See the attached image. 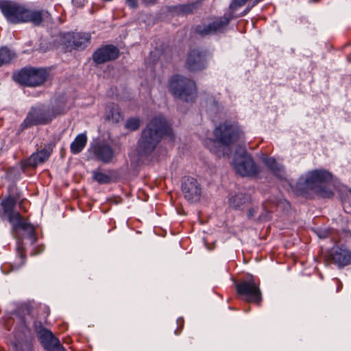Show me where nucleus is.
<instances>
[{
	"label": "nucleus",
	"instance_id": "cd10ccee",
	"mask_svg": "<svg viewBox=\"0 0 351 351\" xmlns=\"http://www.w3.org/2000/svg\"><path fill=\"white\" fill-rule=\"evenodd\" d=\"M51 152V149H43L36 153L38 154V157L39 158L38 160L43 163L48 160Z\"/></svg>",
	"mask_w": 351,
	"mask_h": 351
},
{
	"label": "nucleus",
	"instance_id": "f8f14e48",
	"mask_svg": "<svg viewBox=\"0 0 351 351\" xmlns=\"http://www.w3.org/2000/svg\"><path fill=\"white\" fill-rule=\"evenodd\" d=\"M34 328L38 339L46 351H66L59 339L50 330L43 327L41 322H35Z\"/></svg>",
	"mask_w": 351,
	"mask_h": 351
},
{
	"label": "nucleus",
	"instance_id": "2f4dec72",
	"mask_svg": "<svg viewBox=\"0 0 351 351\" xmlns=\"http://www.w3.org/2000/svg\"><path fill=\"white\" fill-rule=\"evenodd\" d=\"M145 5H152L157 3L158 0H141Z\"/></svg>",
	"mask_w": 351,
	"mask_h": 351
},
{
	"label": "nucleus",
	"instance_id": "20e7f679",
	"mask_svg": "<svg viewBox=\"0 0 351 351\" xmlns=\"http://www.w3.org/2000/svg\"><path fill=\"white\" fill-rule=\"evenodd\" d=\"M332 180V175L330 172L317 169L308 172L306 175L304 181L300 180L298 187L302 191L301 193H307L308 190H313L315 193L319 194L323 197L330 198L334 195L332 191L321 186V184L328 182Z\"/></svg>",
	"mask_w": 351,
	"mask_h": 351
},
{
	"label": "nucleus",
	"instance_id": "0eeeda50",
	"mask_svg": "<svg viewBox=\"0 0 351 351\" xmlns=\"http://www.w3.org/2000/svg\"><path fill=\"white\" fill-rule=\"evenodd\" d=\"M237 293L245 297V300L260 306L262 300V292L260 289V281L253 276L241 281L236 285Z\"/></svg>",
	"mask_w": 351,
	"mask_h": 351
},
{
	"label": "nucleus",
	"instance_id": "393cba45",
	"mask_svg": "<svg viewBox=\"0 0 351 351\" xmlns=\"http://www.w3.org/2000/svg\"><path fill=\"white\" fill-rule=\"evenodd\" d=\"M93 178L99 184H109L112 181L111 177L99 170L93 171Z\"/></svg>",
	"mask_w": 351,
	"mask_h": 351
},
{
	"label": "nucleus",
	"instance_id": "7ed1b4c3",
	"mask_svg": "<svg viewBox=\"0 0 351 351\" xmlns=\"http://www.w3.org/2000/svg\"><path fill=\"white\" fill-rule=\"evenodd\" d=\"M213 133L215 139L210 141L212 146L210 149L219 157L225 156L226 150H229L228 147L243 135V132L237 125L228 122L220 124Z\"/></svg>",
	"mask_w": 351,
	"mask_h": 351
},
{
	"label": "nucleus",
	"instance_id": "9b49d317",
	"mask_svg": "<svg viewBox=\"0 0 351 351\" xmlns=\"http://www.w3.org/2000/svg\"><path fill=\"white\" fill-rule=\"evenodd\" d=\"M0 10L9 23H23L25 5L11 0H0Z\"/></svg>",
	"mask_w": 351,
	"mask_h": 351
},
{
	"label": "nucleus",
	"instance_id": "aec40b11",
	"mask_svg": "<svg viewBox=\"0 0 351 351\" xmlns=\"http://www.w3.org/2000/svg\"><path fill=\"white\" fill-rule=\"evenodd\" d=\"M48 14V12L44 10H29L25 8L23 23L30 22L34 25L38 26Z\"/></svg>",
	"mask_w": 351,
	"mask_h": 351
},
{
	"label": "nucleus",
	"instance_id": "6ab92c4d",
	"mask_svg": "<svg viewBox=\"0 0 351 351\" xmlns=\"http://www.w3.org/2000/svg\"><path fill=\"white\" fill-rule=\"evenodd\" d=\"M68 43L75 49H84L90 42L91 36L87 33L75 32L68 34Z\"/></svg>",
	"mask_w": 351,
	"mask_h": 351
},
{
	"label": "nucleus",
	"instance_id": "7c9ffc66",
	"mask_svg": "<svg viewBox=\"0 0 351 351\" xmlns=\"http://www.w3.org/2000/svg\"><path fill=\"white\" fill-rule=\"evenodd\" d=\"M128 6L132 8H136L138 6L137 0H125Z\"/></svg>",
	"mask_w": 351,
	"mask_h": 351
},
{
	"label": "nucleus",
	"instance_id": "6e6552de",
	"mask_svg": "<svg viewBox=\"0 0 351 351\" xmlns=\"http://www.w3.org/2000/svg\"><path fill=\"white\" fill-rule=\"evenodd\" d=\"M48 73L45 69L33 67L24 68L14 75L18 83L27 86H38L46 80Z\"/></svg>",
	"mask_w": 351,
	"mask_h": 351
},
{
	"label": "nucleus",
	"instance_id": "5701e85b",
	"mask_svg": "<svg viewBox=\"0 0 351 351\" xmlns=\"http://www.w3.org/2000/svg\"><path fill=\"white\" fill-rule=\"evenodd\" d=\"M86 143L87 136L86 134H78L71 144V152L73 154H79L85 147Z\"/></svg>",
	"mask_w": 351,
	"mask_h": 351
},
{
	"label": "nucleus",
	"instance_id": "72a5a7b5",
	"mask_svg": "<svg viewBox=\"0 0 351 351\" xmlns=\"http://www.w3.org/2000/svg\"><path fill=\"white\" fill-rule=\"evenodd\" d=\"M5 327H6V328L8 329V330H10V328L8 326V324H5Z\"/></svg>",
	"mask_w": 351,
	"mask_h": 351
},
{
	"label": "nucleus",
	"instance_id": "39448f33",
	"mask_svg": "<svg viewBox=\"0 0 351 351\" xmlns=\"http://www.w3.org/2000/svg\"><path fill=\"white\" fill-rule=\"evenodd\" d=\"M169 88L174 97L186 101L193 100L196 95L195 82L179 75L171 77L169 82Z\"/></svg>",
	"mask_w": 351,
	"mask_h": 351
},
{
	"label": "nucleus",
	"instance_id": "423d86ee",
	"mask_svg": "<svg viewBox=\"0 0 351 351\" xmlns=\"http://www.w3.org/2000/svg\"><path fill=\"white\" fill-rule=\"evenodd\" d=\"M59 114L60 112H56L53 108H32L26 118L20 125L19 130L23 132L34 125L48 124Z\"/></svg>",
	"mask_w": 351,
	"mask_h": 351
},
{
	"label": "nucleus",
	"instance_id": "c85d7f7f",
	"mask_svg": "<svg viewBox=\"0 0 351 351\" xmlns=\"http://www.w3.org/2000/svg\"><path fill=\"white\" fill-rule=\"evenodd\" d=\"M108 119H111L112 121L119 122L122 118L121 114L117 108H113L110 112V114L108 115Z\"/></svg>",
	"mask_w": 351,
	"mask_h": 351
},
{
	"label": "nucleus",
	"instance_id": "c756f323",
	"mask_svg": "<svg viewBox=\"0 0 351 351\" xmlns=\"http://www.w3.org/2000/svg\"><path fill=\"white\" fill-rule=\"evenodd\" d=\"M178 328L175 330L176 335H180L184 325V320L182 317L177 319Z\"/></svg>",
	"mask_w": 351,
	"mask_h": 351
},
{
	"label": "nucleus",
	"instance_id": "ddd939ff",
	"mask_svg": "<svg viewBox=\"0 0 351 351\" xmlns=\"http://www.w3.org/2000/svg\"><path fill=\"white\" fill-rule=\"evenodd\" d=\"M230 17L226 15L216 17L208 24L202 23L195 27V32L201 36H206L223 31L230 21Z\"/></svg>",
	"mask_w": 351,
	"mask_h": 351
},
{
	"label": "nucleus",
	"instance_id": "4be33fe9",
	"mask_svg": "<svg viewBox=\"0 0 351 351\" xmlns=\"http://www.w3.org/2000/svg\"><path fill=\"white\" fill-rule=\"evenodd\" d=\"M264 163L271 171L276 177L280 180L285 179L286 173L284 167L280 165L275 158L271 157L266 158L264 160Z\"/></svg>",
	"mask_w": 351,
	"mask_h": 351
},
{
	"label": "nucleus",
	"instance_id": "b1692460",
	"mask_svg": "<svg viewBox=\"0 0 351 351\" xmlns=\"http://www.w3.org/2000/svg\"><path fill=\"white\" fill-rule=\"evenodd\" d=\"M15 56L14 53L8 47L0 49V66L9 63Z\"/></svg>",
	"mask_w": 351,
	"mask_h": 351
},
{
	"label": "nucleus",
	"instance_id": "f03ea898",
	"mask_svg": "<svg viewBox=\"0 0 351 351\" xmlns=\"http://www.w3.org/2000/svg\"><path fill=\"white\" fill-rule=\"evenodd\" d=\"M171 134L172 130L164 118L152 119L142 132L138 143V152L141 155L151 154L164 136Z\"/></svg>",
	"mask_w": 351,
	"mask_h": 351
},
{
	"label": "nucleus",
	"instance_id": "f3484780",
	"mask_svg": "<svg viewBox=\"0 0 351 351\" xmlns=\"http://www.w3.org/2000/svg\"><path fill=\"white\" fill-rule=\"evenodd\" d=\"M91 152L96 160L103 163H110L115 153L113 148L106 142H97L91 147Z\"/></svg>",
	"mask_w": 351,
	"mask_h": 351
},
{
	"label": "nucleus",
	"instance_id": "473e14b6",
	"mask_svg": "<svg viewBox=\"0 0 351 351\" xmlns=\"http://www.w3.org/2000/svg\"><path fill=\"white\" fill-rule=\"evenodd\" d=\"M254 212L255 211H254V208L248 209V213H247L248 217L252 218V217H254Z\"/></svg>",
	"mask_w": 351,
	"mask_h": 351
},
{
	"label": "nucleus",
	"instance_id": "412c9836",
	"mask_svg": "<svg viewBox=\"0 0 351 351\" xmlns=\"http://www.w3.org/2000/svg\"><path fill=\"white\" fill-rule=\"evenodd\" d=\"M250 197L244 193H238L229 198V206L234 209L243 210L250 204Z\"/></svg>",
	"mask_w": 351,
	"mask_h": 351
},
{
	"label": "nucleus",
	"instance_id": "dca6fc26",
	"mask_svg": "<svg viewBox=\"0 0 351 351\" xmlns=\"http://www.w3.org/2000/svg\"><path fill=\"white\" fill-rule=\"evenodd\" d=\"M201 187L197 180L193 177H184L182 182V191L184 197L189 202L199 200L201 195Z\"/></svg>",
	"mask_w": 351,
	"mask_h": 351
},
{
	"label": "nucleus",
	"instance_id": "c9c22d12",
	"mask_svg": "<svg viewBox=\"0 0 351 351\" xmlns=\"http://www.w3.org/2000/svg\"><path fill=\"white\" fill-rule=\"evenodd\" d=\"M349 191H350V194H351V189L349 190Z\"/></svg>",
	"mask_w": 351,
	"mask_h": 351
},
{
	"label": "nucleus",
	"instance_id": "a211bd4d",
	"mask_svg": "<svg viewBox=\"0 0 351 351\" xmlns=\"http://www.w3.org/2000/svg\"><path fill=\"white\" fill-rule=\"evenodd\" d=\"M202 5V1L197 0L184 4L171 5L167 8V11L173 16H185L196 12Z\"/></svg>",
	"mask_w": 351,
	"mask_h": 351
},
{
	"label": "nucleus",
	"instance_id": "f704fd0d",
	"mask_svg": "<svg viewBox=\"0 0 351 351\" xmlns=\"http://www.w3.org/2000/svg\"><path fill=\"white\" fill-rule=\"evenodd\" d=\"M249 10H247L245 11V14H246L248 12Z\"/></svg>",
	"mask_w": 351,
	"mask_h": 351
},
{
	"label": "nucleus",
	"instance_id": "2eb2a0df",
	"mask_svg": "<svg viewBox=\"0 0 351 351\" xmlns=\"http://www.w3.org/2000/svg\"><path fill=\"white\" fill-rule=\"evenodd\" d=\"M120 55L119 49L113 45H106L98 48L93 54L96 64H102L117 60Z\"/></svg>",
	"mask_w": 351,
	"mask_h": 351
},
{
	"label": "nucleus",
	"instance_id": "9d476101",
	"mask_svg": "<svg viewBox=\"0 0 351 351\" xmlns=\"http://www.w3.org/2000/svg\"><path fill=\"white\" fill-rule=\"evenodd\" d=\"M208 58L206 50L199 47L191 49L186 57L185 67L191 72L202 71L207 67Z\"/></svg>",
	"mask_w": 351,
	"mask_h": 351
},
{
	"label": "nucleus",
	"instance_id": "1a4fd4ad",
	"mask_svg": "<svg viewBox=\"0 0 351 351\" xmlns=\"http://www.w3.org/2000/svg\"><path fill=\"white\" fill-rule=\"evenodd\" d=\"M232 165L235 172L241 176H256L260 171L252 158L245 152L234 156Z\"/></svg>",
	"mask_w": 351,
	"mask_h": 351
},
{
	"label": "nucleus",
	"instance_id": "bb28decb",
	"mask_svg": "<svg viewBox=\"0 0 351 351\" xmlns=\"http://www.w3.org/2000/svg\"><path fill=\"white\" fill-rule=\"evenodd\" d=\"M140 119L138 118L128 119L125 123V128L132 131L136 130L140 126Z\"/></svg>",
	"mask_w": 351,
	"mask_h": 351
},
{
	"label": "nucleus",
	"instance_id": "f257e3e1",
	"mask_svg": "<svg viewBox=\"0 0 351 351\" xmlns=\"http://www.w3.org/2000/svg\"><path fill=\"white\" fill-rule=\"evenodd\" d=\"M21 194L16 184L9 186L8 195L1 200L0 206L2 209V219L7 220L11 225V234L17 240L16 258L13 263H5L1 266V271L5 274H8L12 271L21 269L26 263V251L21 242L19 231L21 230L35 241V228L29 221L28 217H25L21 213L15 210L16 204L22 212L26 213L27 209L26 204L29 202L27 199H21Z\"/></svg>",
	"mask_w": 351,
	"mask_h": 351
},
{
	"label": "nucleus",
	"instance_id": "4468645a",
	"mask_svg": "<svg viewBox=\"0 0 351 351\" xmlns=\"http://www.w3.org/2000/svg\"><path fill=\"white\" fill-rule=\"evenodd\" d=\"M325 259L343 267L351 263V252L344 246L334 247L326 254Z\"/></svg>",
	"mask_w": 351,
	"mask_h": 351
},
{
	"label": "nucleus",
	"instance_id": "a878e982",
	"mask_svg": "<svg viewBox=\"0 0 351 351\" xmlns=\"http://www.w3.org/2000/svg\"><path fill=\"white\" fill-rule=\"evenodd\" d=\"M38 159V154L34 153L27 160L22 162V167L23 168L36 167L38 164L42 163Z\"/></svg>",
	"mask_w": 351,
	"mask_h": 351
}]
</instances>
